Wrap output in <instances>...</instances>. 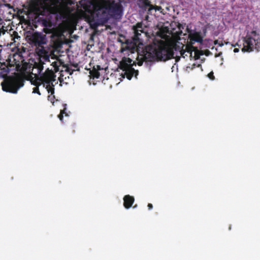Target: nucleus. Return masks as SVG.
<instances>
[{
	"label": "nucleus",
	"mask_w": 260,
	"mask_h": 260,
	"mask_svg": "<svg viewBox=\"0 0 260 260\" xmlns=\"http://www.w3.org/2000/svg\"><path fill=\"white\" fill-rule=\"evenodd\" d=\"M193 49V47L191 45L184 46L179 43L174 44L172 47L165 42L160 41L157 44L146 46L142 51V54L138 55L137 63L141 66L144 61H166L175 58V52H179L180 56L185 58V53H189V56H191Z\"/></svg>",
	"instance_id": "obj_1"
},
{
	"label": "nucleus",
	"mask_w": 260,
	"mask_h": 260,
	"mask_svg": "<svg viewBox=\"0 0 260 260\" xmlns=\"http://www.w3.org/2000/svg\"><path fill=\"white\" fill-rule=\"evenodd\" d=\"M59 0H30V11L35 15L34 21L42 26H52L50 19L45 18L50 14H57L60 11Z\"/></svg>",
	"instance_id": "obj_2"
},
{
	"label": "nucleus",
	"mask_w": 260,
	"mask_h": 260,
	"mask_svg": "<svg viewBox=\"0 0 260 260\" xmlns=\"http://www.w3.org/2000/svg\"><path fill=\"white\" fill-rule=\"evenodd\" d=\"M122 14L123 7L120 3H115L114 0L105 1L101 7L95 12L96 20L99 21L95 26L104 24L110 18H119Z\"/></svg>",
	"instance_id": "obj_3"
},
{
	"label": "nucleus",
	"mask_w": 260,
	"mask_h": 260,
	"mask_svg": "<svg viewBox=\"0 0 260 260\" xmlns=\"http://www.w3.org/2000/svg\"><path fill=\"white\" fill-rule=\"evenodd\" d=\"M26 38L31 45L36 47V52L39 57L43 58L45 61H50L48 52L43 46L47 43L46 35L37 31H28Z\"/></svg>",
	"instance_id": "obj_4"
},
{
	"label": "nucleus",
	"mask_w": 260,
	"mask_h": 260,
	"mask_svg": "<svg viewBox=\"0 0 260 260\" xmlns=\"http://www.w3.org/2000/svg\"><path fill=\"white\" fill-rule=\"evenodd\" d=\"M136 64V63L130 58L124 57L120 61L118 68L124 72V76L127 79L131 80L133 76L137 78L138 75L139 71L133 68V66Z\"/></svg>",
	"instance_id": "obj_5"
},
{
	"label": "nucleus",
	"mask_w": 260,
	"mask_h": 260,
	"mask_svg": "<svg viewBox=\"0 0 260 260\" xmlns=\"http://www.w3.org/2000/svg\"><path fill=\"white\" fill-rule=\"evenodd\" d=\"M81 6L85 11L90 14L89 22L91 27L96 28L98 26H95V25L99 21L96 20L95 12L101 7V5H93L91 2L87 1L81 4Z\"/></svg>",
	"instance_id": "obj_6"
},
{
	"label": "nucleus",
	"mask_w": 260,
	"mask_h": 260,
	"mask_svg": "<svg viewBox=\"0 0 260 260\" xmlns=\"http://www.w3.org/2000/svg\"><path fill=\"white\" fill-rule=\"evenodd\" d=\"M257 40L253 38L250 35H247L244 40L243 47L242 49L243 52H251L254 48H257Z\"/></svg>",
	"instance_id": "obj_7"
},
{
	"label": "nucleus",
	"mask_w": 260,
	"mask_h": 260,
	"mask_svg": "<svg viewBox=\"0 0 260 260\" xmlns=\"http://www.w3.org/2000/svg\"><path fill=\"white\" fill-rule=\"evenodd\" d=\"M55 75L52 69H47L45 72L40 76V81H42L44 86L45 84L52 83L55 80Z\"/></svg>",
	"instance_id": "obj_8"
},
{
	"label": "nucleus",
	"mask_w": 260,
	"mask_h": 260,
	"mask_svg": "<svg viewBox=\"0 0 260 260\" xmlns=\"http://www.w3.org/2000/svg\"><path fill=\"white\" fill-rule=\"evenodd\" d=\"M133 29L134 32V36L133 38V40L137 42L143 41L141 35L143 33L146 35V32L144 30L143 22H138L133 26Z\"/></svg>",
	"instance_id": "obj_9"
},
{
	"label": "nucleus",
	"mask_w": 260,
	"mask_h": 260,
	"mask_svg": "<svg viewBox=\"0 0 260 260\" xmlns=\"http://www.w3.org/2000/svg\"><path fill=\"white\" fill-rule=\"evenodd\" d=\"M45 60L43 58L39 57L38 62H35L33 65L31 74L34 75L35 77H40L41 73L44 69V64Z\"/></svg>",
	"instance_id": "obj_10"
},
{
	"label": "nucleus",
	"mask_w": 260,
	"mask_h": 260,
	"mask_svg": "<svg viewBox=\"0 0 260 260\" xmlns=\"http://www.w3.org/2000/svg\"><path fill=\"white\" fill-rule=\"evenodd\" d=\"M188 37L190 40V44L188 45L192 46L194 42L202 43L203 42V37L199 32H190L188 35Z\"/></svg>",
	"instance_id": "obj_11"
},
{
	"label": "nucleus",
	"mask_w": 260,
	"mask_h": 260,
	"mask_svg": "<svg viewBox=\"0 0 260 260\" xmlns=\"http://www.w3.org/2000/svg\"><path fill=\"white\" fill-rule=\"evenodd\" d=\"M123 199V206L126 209L131 208L135 201L134 197L128 194L125 195Z\"/></svg>",
	"instance_id": "obj_12"
},
{
	"label": "nucleus",
	"mask_w": 260,
	"mask_h": 260,
	"mask_svg": "<svg viewBox=\"0 0 260 260\" xmlns=\"http://www.w3.org/2000/svg\"><path fill=\"white\" fill-rule=\"evenodd\" d=\"M138 5L144 11H148V8L152 6L150 0H139Z\"/></svg>",
	"instance_id": "obj_13"
},
{
	"label": "nucleus",
	"mask_w": 260,
	"mask_h": 260,
	"mask_svg": "<svg viewBox=\"0 0 260 260\" xmlns=\"http://www.w3.org/2000/svg\"><path fill=\"white\" fill-rule=\"evenodd\" d=\"M98 69L95 68L94 67L92 70L90 71V76L92 77L93 78H99L100 74L99 72V70L100 69V66H97Z\"/></svg>",
	"instance_id": "obj_14"
},
{
	"label": "nucleus",
	"mask_w": 260,
	"mask_h": 260,
	"mask_svg": "<svg viewBox=\"0 0 260 260\" xmlns=\"http://www.w3.org/2000/svg\"><path fill=\"white\" fill-rule=\"evenodd\" d=\"M46 89L48 92L50 93L51 95H53L54 93V88L53 83L46 84Z\"/></svg>",
	"instance_id": "obj_15"
},
{
	"label": "nucleus",
	"mask_w": 260,
	"mask_h": 260,
	"mask_svg": "<svg viewBox=\"0 0 260 260\" xmlns=\"http://www.w3.org/2000/svg\"><path fill=\"white\" fill-rule=\"evenodd\" d=\"M153 10H154L155 11H160L161 10H162V8H161V7L160 6H153V5H152L151 7L148 8L147 14L151 15L152 14V11Z\"/></svg>",
	"instance_id": "obj_16"
},
{
	"label": "nucleus",
	"mask_w": 260,
	"mask_h": 260,
	"mask_svg": "<svg viewBox=\"0 0 260 260\" xmlns=\"http://www.w3.org/2000/svg\"><path fill=\"white\" fill-rule=\"evenodd\" d=\"M35 79L31 80V84L36 86H39L43 84L42 81H40V77H35Z\"/></svg>",
	"instance_id": "obj_17"
},
{
	"label": "nucleus",
	"mask_w": 260,
	"mask_h": 260,
	"mask_svg": "<svg viewBox=\"0 0 260 260\" xmlns=\"http://www.w3.org/2000/svg\"><path fill=\"white\" fill-rule=\"evenodd\" d=\"M61 62L58 61H54L52 62L51 65L54 68V72H57L59 71V67L60 66Z\"/></svg>",
	"instance_id": "obj_18"
},
{
	"label": "nucleus",
	"mask_w": 260,
	"mask_h": 260,
	"mask_svg": "<svg viewBox=\"0 0 260 260\" xmlns=\"http://www.w3.org/2000/svg\"><path fill=\"white\" fill-rule=\"evenodd\" d=\"M65 71L68 72L70 75H71L73 72L75 71V69H73L72 67L69 66H66Z\"/></svg>",
	"instance_id": "obj_19"
},
{
	"label": "nucleus",
	"mask_w": 260,
	"mask_h": 260,
	"mask_svg": "<svg viewBox=\"0 0 260 260\" xmlns=\"http://www.w3.org/2000/svg\"><path fill=\"white\" fill-rule=\"evenodd\" d=\"M33 93H38L39 95H41V93L39 91V86H36L33 88Z\"/></svg>",
	"instance_id": "obj_20"
},
{
	"label": "nucleus",
	"mask_w": 260,
	"mask_h": 260,
	"mask_svg": "<svg viewBox=\"0 0 260 260\" xmlns=\"http://www.w3.org/2000/svg\"><path fill=\"white\" fill-rule=\"evenodd\" d=\"M208 77L209 78H210L211 80H214L215 79L214 76V73L213 71H211L208 74Z\"/></svg>",
	"instance_id": "obj_21"
},
{
	"label": "nucleus",
	"mask_w": 260,
	"mask_h": 260,
	"mask_svg": "<svg viewBox=\"0 0 260 260\" xmlns=\"http://www.w3.org/2000/svg\"><path fill=\"white\" fill-rule=\"evenodd\" d=\"M64 113V110H61L60 114L58 115V117L59 118V119L62 121L63 119V114Z\"/></svg>",
	"instance_id": "obj_22"
},
{
	"label": "nucleus",
	"mask_w": 260,
	"mask_h": 260,
	"mask_svg": "<svg viewBox=\"0 0 260 260\" xmlns=\"http://www.w3.org/2000/svg\"><path fill=\"white\" fill-rule=\"evenodd\" d=\"M4 5L6 7L9 8V9H13V7L10 4H5Z\"/></svg>",
	"instance_id": "obj_23"
},
{
	"label": "nucleus",
	"mask_w": 260,
	"mask_h": 260,
	"mask_svg": "<svg viewBox=\"0 0 260 260\" xmlns=\"http://www.w3.org/2000/svg\"><path fill=\"white\" fill-rule=\"evenodd\" d=\"M147 206L149 210H151L153 208V205L151 203H149Z\"/></svg>",
	"instance_id": "obj_24"
},
{
	"label": "nucleus",
	"mask_w": 260,
	"mask_h": 260,
	"mask_svg": "<svg viewBox=\"0 0 260 260\" xmlns=\"http://www.w3.org/2000/svg\"><path fill=\"white\" fill-rule=\"evenodd\" d=\"M52 95H50L48 96V100L52 101V99H54L55 98L54 95H53V96H51Z\"/></svg>",
	"instance_id": "obj_25"
},
{
	"label": "nucleus",
	"mask_w": 260,
	"mask_h": 260,
	"mask_svg": "<svg viewBox=\"0 0 260 260\" xmlns=\"http://www.w3.org/2000/svg\"><path fill=\"white\" fill-rule=\"evenodd\" d=\"M223 45H224V43H223L222 41H221V42H220V43H218V45H219V46H220V47H222V46H223Z\"/></svg>",
	"instance_id": "obj_26"
},
{
	"label": "nucleus",
	"mask_w": 260,
	"mask_h": 260,
	"mask_svg": "<svg viewBox=\"0 0 260 260\" xmlns=\"http://www.w3.org/2000/svg\"><path fill=\"white\" fill-rule=\"evenodd\" d=\"M239 49L238 48H235V49H234V52L235 53L238 52H239Z\"/></svg>",
	"instance_id": "obj_27"
},
{
	"label": "nucleus",
	"mask_w": 260,
	"mask_h": 260,
	"mask_svg": "<svg viewBox=\"0 0 260 260\" xmlns=\"http://www.w3.org/2000/svg\"><path fill=\"white\" fill-rule=\"evenodd\" d=\"M177 26H178V28H179V29H181V27H182L181 24H180V23H178Z\"/></svg>",
	"instance_id": "obj_28"
},
{
	"label": "nucleus",
	"mask_w": 260,
	"mask_h": 260,
	"mask_svg": "<svg viewBox=\"0 0 260 260\" xmlns=\"http://www.w3.org/2000/svg\"><path fill=\"white\" fill-rule=\"evenodd\" d=\"M218 41L217 40H215L214 42V45H216V44H218Z\"/></svg>",
	"instance_id": "obj_29"
},
{
	"label": "nucleus",
	"mask_w": 260,
	"mask_h": 260,
	"mask_svg": "<svg viewBox=\"0 0 260 260\" xmlns=\"http://www.w3.org/2000/svg\"><path fill=\"white\" fill-rule=\"evenodd\" d=\"M251 34H253L254 35H256V31L253 30V31H251Z\"/></svg>",
	"instance_id": "obj_30"
},
{
	"label": "nucleus",
	"mask_w": 260,
	"mask_h": 260,
	"mask_svg": "<svg viewBox=\"0 0 260 260\" xmlns=\"http://www.w3.org/2000/svg\"><path fill=\"white\" fill-rule=\"evenodd\" d=\"M222 54L221 52H220L218 55H215V56L217 57V56H219L221 54Z\"/></svg>",
	"instance_id": "obj_31"
},
{
	"label": "nucleus",
	"mask_w": 260,
	"mask_h": 260,
	"mask_svg": "<svg viewBox=\"0 0 260 260\" xmlns=\"http://www.w3.org/2000/svg\"><path fill=\"white\" fill-rule=\"evenodd\" d=\"M188 53H187V54H186V53H185V54H184L185 57L186 56H188Z\"/></svg>",
	"instance_id": "obj_32"
},
{
	"label": "nucleus",
	"mask_w": 260,
	"mask_h": 260,
	"mask_svg": "<svg viewBox=\"0 0 260 260\" xmlns=\"http://www.w3.org/2000/svg\"><path fill=\"white\" fill-rule=\"evenodd\" d=\"M137 207V205H135L134 206H133V208H136Z\"/></svg>",
	"instance_id": "obj_33"
},
{
	"label": "nucleus",
	"mask_w": 260,
	"mask_h": 260,
	"mask_svg": "<svg viewBox=\"0 0 260 260\" xmlns=\"http://www.w3.org/2000/svg\"><path fill=\"white\" fill-rule=\"evenodd\" d=\"M229 43H230L229 42H224V44H228Z\"/></svg>",
	"instance_id": "obj_34"
},
{
	"label": "nucleus",
	"mask_w": 260,
	"mask_h": 260,
	"mask_svg": "<svg viewBox=\"0 0 260 260\" xmlns=\"http://www.w3.org/2000/svg\"><path fill=\"white\" fill-rule=\"evenodd\" d=\"M148 15H147V16H146V19H148Z\"/></svg>",
	"instance_id": "obj_35"
},
{
	"label": "nucleus",
	"mask_w": 260,
	"mask_h": 260,
	"mask_svg": "<svg viewBox=\"0 0 260 260\" xmlns=\"http://www.w3.org/2000/svg\"><path fill=\"white\" fill-rule=\"evenodd\" d=\"M236 45H238L237 43L235 45H233V46L235 47Z\"/></svg>",
	"instance_id": "obj_36"
}]
</instances>
